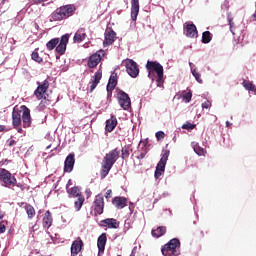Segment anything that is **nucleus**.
I'll use <instances>...</instances> for the list:
<instances>
[{
	"label": "nucleus",
	"instance_id": "a18cd8bd",
	"mask_svg": "<svg viewBox=\"0 0 256 256\" xmlns=\"http://www.w3.org/2000/svg\"><path fill=\"white\" fill-rule=\"evenodd\" d=\"M5 231H7V226H5V224L0 223V234L5 233Z\"/></svg>",
	"mask_w": 256,
	"mask_h": 256
},
{
	"label": "nucleus",
	"instance_id": "dca6fc26",
	"mask_svg": "<svg viewBox=\"0 0 256 256\" xmlns=\"http://www.w3.org/2000/svg\"><path fill=\"white\" fill-rule=\"evenodd\" d=\"M83 245L84 243L81 237H78L76 240H74L71 245V256L79 255L83 249Z\"/></svg>",
	"mask_w": 256,
	"mask_h": 256
},
{
	"label": "nucleus",
	"instance_id": "de8ad7c7",
	"mask_svg": "<svg viewBox=\"0 0 256 256\" xmlns=\"http://www.w3.org/2000/svg\"><path fill=\"white\" fill-rule=\"evenodd\" d=\"M35 5H39V3H45L47 0H32Z\"/></svg>",
	"mask_w": 256,
	"mask_h": 256
},
{
	"label": "nucleus",
	"instance_id": "4c0bfd02",
	"mask_svg": "<svg viewBox=\"0 0 256 256\" xmlns=\"http://www.w3.org/2000/svg\"><path fill=\"white\" fill-rule=\"evenodd\" d=\"M197 127L195 124H192L191 122H187L186 124L182 125V129H186L187 131H191Z\"/></svg>",
	"mask_w": 256,
	"mask_h": 256
},
{
	"label": "nucleus",
	"instance_id": "a19ab883",
	"mask_svg": "<svg viewBox=\"0 0 256 256\" xmlns=\"http://www.w3.org/2000/svg\"><path fill=\"white\" fill-rule=\"evenodd\" d=\"M7 145H8V147H13V146L17 145V141H15V139H13V138H9L7 140Z\"/></svg>",
	"mask_w": 256,
	"mask_h": 256
},
{
	"label": "nucleus",
	"instance_id": "c85d7f7f",
	"mask_svg": "<svg viewBox=\"0 0 256 256\" xmlns=\"http://www.w3.org/2000/svg\"><path fill=\"white\" fill-rule=\"evenodd\" d=\"M242 86L244 89H246V91H252V93H256V86L253 84V82L249 80H243Z\"/></svg>",
	"mask_w": 256,
	"mask_h": 256
},
{
	"label": "nucleus",
	"instance_id": "3c124183",
	"mask_svg": "<svg viewBox=\"0 0 256 256\" xmlns=\"http://www.w3.org/2000/svg\"><path fill=\"white\" fill-rule=\"evenodd\" d=\"M18 133H25V131L22 128L17 129Z\"/></svg>",
	"mask_w": 256,
	"mask_h": 256
},
{
	"label": "nucleus",
	"instance_id": "423d86ee",
	"mask_svg": "<svg viewBox=\"0 0 256 256\" xmlns=\"http://www.w3.org/2000/svg\"><path fill=\"white\" fill-rule=\"evenodd\" d=\"M146 69L148 71V77H151V73H156L157 79L156 83L158 87H163V83H165L164 70L163 65L157 61H147Z\"/></svg>",
	"mask_w": 256,
	"mask_h": 256
},
{
	"label": "nucleus",
	"instance_id": "6e6552de",
	"mask_svg": "<svg viewBox=\"0 0 256 256\" xmlns=\"http://www.w3.org/2000/svg\"><path fill=\"white\" fill-rule=\"evenodd\" d=\"M0 181L4 183V187H15L17 185V178L5 168H0Z\"/></svg>",
	"mask_w": 256,
	"mask_h": 256
},
{
	"label": "nucleus",
	"instance_id": "f8f14e48",
	"mask_svg": "<svg viewBox=\"0 0 256 256\" xmlns=\"http://www.w3.org/2000/svg\"><path fill=\"white\" fill-rule=\"evenodd\" d=\"M118 103L124 111H128L131 109V98L129 97L128 93L123 92V90H120L117 93Z\"/></svg>",
	"mask_w": 256,
	"mask_h": 256
},
{
	"label": "nucleus",
	"instance_id": "f257e3e1",
	"mask_svg": "<svg viewBox=\"0 0 256 256\" xmlns=\"http://www.w3.org/2000/svg\"><path fill=\"white\" fill-rule=\"evenodd\" d=\"M31 110L28 109L27 106L22 105L20 107L15 106L12 111V125L14 129L21 127L23 123V127L27 129V127H31Z\"/></svg>",
	"mask_w": 256,
	"mask_h": 256
},
{
	"label": "nucleus",
	"instance_id": "a211bd4d",
	"mask_svg": "<svg viewBox=\"0 0 256 256\" xmlns=\"http://www.w3.org/2000/svg\"><path fill=\"white\" fill-rule=\"evenodd\" d=\"M112 205H114L116 209H125V207H127V198L116 196L112 199Z\"/></svg>",
	"mask_w": 256,
	"mask_h": 256
},
{
	"label": "nucleus",
	"instance_id": "9d476101",
	"mask_svg": "<svg viewBox=\"0 0 256 256\" xmlns=\"http://www.w3.org/2000/svg\"><path fill=\"white\" fill-rule=\"evenodd\" d=\"M94 216L97 217L99 215H103V211L105 209V198L103 195L98 194L95 196L93 202Z\"/></svg>",
	"mask_w": 256,
	"mask_h": 256
},
{
	"label": "nucleus",
	"instance_id": "a878e982",
	"mask_svg": "<svg viewBox=\"0 0 256 256\" xmlns=\"http://www.w3.org/2000/svg\"><path fill=\"white\" fill-rule=\"evenodd\" d=\"M117 127V117L111 116V119L106 120L105 131L111 133Z\"/></svg>",
	"mask_w": 256,
	"mask_h": 256
},
{
	"label": "nucleus",
	"instance_id": "49530a36",
	"mask_svg": "<svg viewBox=\"0 0 256 256\" xmlns=\"http://www.w3.org/2000/svg\"><path fill=\"white\" fill-rule=\"evenodd\" d=\"M39 230V225H37V223H35L33 226H32V231L33 233H35V231H38Z\"/></svg>",
	"mask_w": 256,
	"mask_h": 256
},
{
	"label": "nucleus",
	"instance_id": "7c9ffc66",
	"mask_svg": "<svg viewBox=\"0 0 256 256\" xmlns=\"http://www.w3.org/2000/svg\"><path fill=\"white\" fill-rule=\"evenodd\" d=\"M212 39H213V34H211L210 31H205L202 33V43L204 44L211 43Z\"/></svg>",
	"mask_w": 256,
	"mask_h": 256
},
{
	"label": "nucleus",
	"instance_id": "37998d69",
	"mask_svg": "<svg viewBox=\"0 0 256 256\" xmlns=\"http://www.w3.org/2000/svg\"><path fill=\"white\" fill-rule=\"evenodd\" d=\"M147 155V148H145L140 154L137 156V159H145V156Z\"/></svg>",
	"mask_w": 256,
	"mask_h": 256
},
{
	"label": "nucleus",
	"instance_id": "393cba45",
	"mask_svg": "<svg viewBox=\"0 0 256 256\" xmlns=\"http://www.w3.org/2000/svg\"><path fill=\"white\" fill-rule=\"evenodd\" d=\"M101 223H103L104 227H108L109 229H119V221L114 218H107L105 220H102Z\"/></svg>",
	"mask_w": 256,
	"mask_h": 256
},
{
	"label": "nucleus",
	"instance_id": "39448f33",
	"mask_svg": "<svg viewBox=\"0 0 256 256\" xmlns=\"http://www.w3.org/2000/svg\"><path fill=\"white\" fill-rule=\"evenodd\" d=\"M75 11H77V7L73 4H68L57 8L52 14V21H63L65 19H69V17H73L75 15Z\"/></svg>",
	"mask_w": 256,
	"mask_h": 256
},
{
	"label": "nucleus",
	"instance_id": "cd10ccee",
	"mask_svg": "<svg viewBox=\"0 0 256 256\" xmlns=\"http://www.w3.org/2000/svg\"><path fill=\"white\" fill-rule=\"evenodd\" d=\"M152 237H155V239H159V237H163L165 233H167V227L165 226H160L157 227L156 229H152Z\"/></svg>",
	"mask_w": 256,
	"mask_h": 256
},
{
	"label": "nucleus",
	"instance_id": "2f4dec72",
	"mask_svg": "<svg viewBox=\"0 0 256 256\" xmlns=\"http://www.w3.org/2000/svg\"><path fill=\"white\" fill-rule=\"evenodd\" d=\"M192 147H193V150L195 151V153L197 155H199L200 157L205 155V149H203L201 146H199L198 143L193 142Z\"/></svg>",
	"mask_w": 256,
	"mask_h": 256
},
{
	"label": "nucleus",
	"instance_id": "7ed1b4c3",
	"mask_svg": "<svg viewBox=\"0 0 256 256\" xmlns=\"http://www.w3.org/2000/svg\"><path fill=\"white\" fill-rule=\"evenodd\" d=\"M119 155H120L119 150L115 148L104 156L102 160L101 169H100L101 179H105V177L109 175V171H111V169H113V165L117 163V159H119Z\"/></svg>",
	"mask_w": 256,
	"mask_h": 256
},
{
	"label": "nucleus",
	"instance_id": "c9c22d12",
	"mask_svg": "<svg viewBox=\"0 0 256 256\" xmlns=\"http://www.w3.org/2000/svg\"><path fill=\"white\" fill-rule=\"evenodd\" d=\"M193 97V93H191V90H189L188 92H182V98L183 101H185V103H191V99Z\"/></svg>",
	"mask_w": 256,
	"mask_h": 256
},
{
	"label": "nucleus",
	"instance_id": "8fccbe9b",
	"mask_svg": "<svg viewBox=\"0 0 256 256\" xmlns=\"http://www.w3.org/2000/svg\"><path fill=\"white\" fill-rule=\"evenodd\" d=\"M34 27L37 31H39V24H37V22L34 23Z\"/></svg>",
	"mask_w": 256,
	"mask_h": 256
},
{
	"label": "nucleus",
	"instance_id": "58836bf2",
	"mask_svg": "<svg viewBox=\"0 0 256 256\" xmlns=\"http://www.w3.org/2000/svg\"><path fill=\"white\" fill-rule=\"evenodd\" d=\"M121 153H122L121 154L122 159H129V155H130L129 149H122Z\"/></svg>",
	"mask_w": 256,
	"mask_h": 256
},
{
	"label": "nucleus",
	"instance_id": "ddd939ff",
	"mask_svg": "<svg viewBox=\"0 0 256 256\" xmlns=\"http://www.w3.org/2000/svg\"><path fill=\"white\" fill-rule=\"evenodd\" d=\"M126 71L130 77L135 79L136 77L139 76V66L137 63L131 59L126 60Z\"/></svg>",
	"mask_w": 256,
	"mask_h": 256
},
{
	"label": "nucleus",
	"instance_id": "4468645a",
	"mask_svg": "<svg viewBox=\"0 0 256 256\" xmlns=\"http://www.w3.org/2000/svg\"><path fill=\"white\" fill-rule=\"evenodd\" d=\"M102 77H103V72L101 71V69L95 72L92 81L89 82V85H90L89 93H93V91L97 89V86L99 85Z\"/></svg>",
	"mask_w": 256,
	"mask_h": 256
},
{
	"label": "nucleus",
	"instance_id": "79ce46f5",
	"mask_svg": "<svg viewBox=\"0 0 256 256\" xmlns=\"http://www.w3.org/2000/svg\"><path fill=\"white\" fill-rule=\"evenodd\" d=\"M202 109H211V101L206 100L204 103H202Z\"/></svg>",
	"mask_w": 256,
	"mask_h": 256
},
{
	"label": "nucleus",
	"instance_id": "aec40b11",
	"mask_svg": "<svg viewBox=\"0 0 256 256\" xmlns=\"http://www.w3.org/2000/svg\"><path fill=\"white\" fill-rule=\"evenodd\" d=\"M115 37H117V33H115V31L110 30L106 32L103 46L109 47V45H113V43H115Z\"/></svg>",
	"mask_w": 256,
	"mask_h": 256
},
{
	"label": "nucleus",
	"instance_id": "f03ea898",
	"mask_svg": "<svg viewBox=\"0 0 256 256\" xmlns=\"http://www.w3.org/2000/svg\"><path fill=\"white\" fill-rule=\"evenodd\" d=\"M38 87L34 91V95L38 101H41L39 107L45 109L49 105H55V100L53 97L47 94L49 90V80H44L43 82H37Z\"/></svg>",
	"mask_w": 256,
	"mask_h": 256
},
{
	"label": "nucleus",
	"instance_id": "9b49d317",
	"mask_svg": "<svg viewBox=\"0 0 256 256\" xmlns=\"http://www.w3.org/2000/svg\"><path fill=\"white\" fill-rule=\"evenodd\" d=\"M105 57V50H98L96 53L92 54L87 61L89 69H95L101 60Z\"/></svg>",
	"mask_w": 256,
	"mask_h": 256
},
{
	"label": "nucleus",
	"instance_id": "b1692460",
	"mask_svg": "<svg viewBox=\"0 0 256 256\" xmlns=\"http://www.w3.org/2000/svg\"><path fill=\"white\" fill-rule=\"evenodd\" d=\"M42 225H43L44 229H49V227H51L53 225V216L51 215V211L47 210L44 213Z\"/></svg>",
	"mask_w": 256,
	"mask_h": 256
},
{
	"label": "nucleus",
	"instance_id": "473e14b6",
	"mask_svg": "<svg viewBox=\"0 0 256 256\" xmlns=\"http://www.w3.org/2000/svg\"><path fill=\"white\" fill-rule=\"evenodd\" d=\"M190 67H191V73L193 75V77H195L196 81L198 83H203V79H201V74L199 72H197L196 69H193V63H189Z\"/></svg>",
	"mask_w": 256,
	"mask_h": 256
},
{
	"label": "nucleus",
	"instance_id": "0eeeda50",
	"mask_svg": "<svg viewBox=\"0 0 256 256\" xmlns=\"http://www.w3.org/2000/svg\"><path fill=\"white\" fill-rule=\"evenodd\" d=\"M181 241L178 238L171 239L161 247V253L164 256H178L181 254Z\"/></svg>",
	"mask_w": 256,
	"mask_h": 256
},
{
	"label": "nucleus",
	"instance_id": "6e6d98bb",
	"mask_svg": "<svg viewBox=\"0 0 256 256\" xmlns=\"http://www.w3.org/2000/svg\"><path fill=\"white\" fill-rule=\"evenodd\" d=\"M0 219H3V216H0Z\"/></svg>",
	"mask_w": 256,
	"mask_h": 256
},
{
	"label": "nucleus",
	"instance_id": "f704fd0d",
	"mask_svg": "<svg viewBox=\"0 0 256 256\" xmlns=\"http://www.w3.org/2000/svg\"><path fill=\"white\" fill-rule=\"evenodd\" d=\"M67 193H69V195H72V197H79V196H83V194H81L79 187L75 186L72 187L71 189H67Z\"/></svg>",
	"mask_w": 256,
	"mask_h": 256
},
{
	"label": "nucleus",
	"instance_id": "2eb2a0df",
	"mask_svg": "<svg viewBox=\"0 0 256 256\" xmlns=\"http://www.w3.org/2000/svg\"><path fill=\"white\" fill-rule=\"evenodd\" d=\"M184 34L186 37H189L190 39H195L199 37V32L197 31V26L195 24H186L184 28Z\"/></svg>",
	"mask_w": 256,
	"mask_h": 256
},
{
	"label": "nucleus",
	"instance_id": "e433bc0d",
	"mask_svg": "<svg viewBox=\"0 0 256 256\" xmlns=\"http://www.w3.org/2000/svg\"><path fill=\"white\" fill-rule=\"evenodd\" d=\"M227 21L229 23V27H230V31H231L232 35H235V23L233 22V16L228 14Z\"/></svg>",
	"mask_w": 256,
	"mask_h": 256
},
{
	"label": "nucleus",
	"instance_id": "412c9836",
	"mask_svg": "<svg viewBox=\"0 0 256 256\" xmlns=\"http://www.w3.org/2000/svg\"><path fill=\"white\" fill-rule=\"evenodd\" d=\"M115 87H117V74L115 75L112 74L111 77L109 78V81L106 87L109 97L113 95V90L115 89Z\"/></svg>",
	"mask_w": 256,
	"mask_h": 256
},
{
	"label": "nucleus",
	"instance_id": "20e7f679",
	"mask_svg": "<svg viewBox=\"0 0 256 256\" xmlns=\"http://www.w3.org/2000/svg\"><path fill=\"white\" fill-rule=\"evenodd\" d=\"M71 34H65L60 38H52L50 41L46 43V49L48 51H53L55 49L58 55H63L65 51H67V45L69 43V39Z\"/></svg>",
	"mask_w": 256,
	"mask_h": 256
},
{
	"label": "nucleus",
	"instance_id": "5701e85b",
	"mask_svg": "<svg viewBox=\"0 0 256 256\" xmlns=\"http://www.w3.org/2000/svg\"><path fill=\"white\" fill-rule=\"evenodd\" d=\"M105 245H107V234L102 233L97 240V247L99 253H105Z\"/></svg>",
	"mask_w": 256,
	"mask_h": 256
},
{
	"label": "nucleus",
	"instance_id": "6ab92c4d",
	"mask_svg": "<svg viewBox=\"0 0 256 256\" xmlns=\"http://www.w3.org/2000/svg\"><path fill=\"white\" fill-rule=\"evenodd\" d=\"M85 39H87V32H85V28H80L74 34L73 43H83Z\"/></svg>",
	"mask_w": 256,
	"mask_h": 256
},
{
	"label": "nucleus",
	"instance_id": "72a5a7b5",
	"mask_svg": "<svg viewBox=\"0 0 256 256\" xmlns=\"http://www.w3.org/2000/svg\"><path fill=\"white\" fill-rule=\"evenodd\" d=\"M39 48H36L32 54H31V58L33 61H36V63H43V58H41V56H39Z\"/></svg>",
	"mask_w": 256,
	"mask_h": 256
},
{
	"label": "nucleus",
	"instance_id": "4d7b16f0",
	"mask_svg": "<svg viewBox=\"0 0 256 256\" xmlns=\"http://www.w3.org/2000/svg\"><path fill=\"white\" fill-rule=\"evenodd\" d=\"M124 1H127V0H124Z\"/></svg>",
	"mask_w": 256,
	"mask_h": 256
},
{
	"label": "nucleus",
	"instance_id": "c03bdc74",
	"mask_svg": "<svg viewBox=\"0 0 256 256\" xmlns=\"http://www.w3.org/2000/svg\"><path fill=\"white\" fill-rule=\"evenodd\" d=\"M112 194H113V190H111V189L107 190L106 193H105V198L106 199H111Z\"/></svg>",
	"mask_w": 256,
	"mask_h": 256
},
{
	"label": "nucleus",
	"instance_id": "c756f323",
	"mask_svg": "<svg viewBox=\"0 0 256 256\" xmlns=\"http://www.w3.org/2000/svg\"><path fill=\"white\" fill-rule=\"evenodd\" d=\"M77 200L74 202L76 211H81V207H83V204L85 203V196H78L76 197Z\"/></svg>",
	"mask_w": 256,
	"mask_h": 256
},
{
	"label": "nucleus",
	"instance_id": "09e8293b",
	"mask_svg": "<svg viewBox=\"0 0 256 256\" xmlns=\"http://www.w3.org/2000/svg\"><path fill=\"white\" fill-rule=\"evenodd\" d=\"M7 129V126L5 125H0V133L5 131Z\"/></svg>",
	"mask_w": 256,
	"mask_h": 256
},
{
	"label": "nucleus",
	"instance_id": "1a4fd4ad",
	"mask_svg": "<svg viewBox=\"0 0 256 256\" xmlns=\"http://www.w3.org/2000/svg\"><path fill=\"white\" fill-rule=\"evenodd\" d=\"M169 154H170L169 150L164 151L160 161L156 166V170L154 173L155 179H159V177H161V175L165 173V165H167V161H169Z\"/></svg>",
	"mask_w": 256,
	"mask_h": 256
},
{
	"label": "nucleus",
	"instance_id": "864d4df0",
	"mask_svg": "<svg viewBox=\"0 0 256 256\" xmlns=\"http://www.w3.org/2000/svg\"><path fill=\"white\" fill-rule=\"evenodd\" d=\"M51 147V145H48L47 147H46V149H49Z\"/></svg>",
	"mask_w": 256,
	"mask_h": 256
},
{
	"label": "nucleus",
	"instance_id": "ea45409f",
	"mask_svg": "<svg viewBox=\"0 0 256 256\" xmlns=\"http://www.w3.org/2000/svg\"><path fill=\"white\" fill-rule=\"evenodd\" d=\"M156 139H158V141H161V139H165V132L163 131L156 132Z\"/></svg>",
	"mask_w": 256,
	"mask_h": 256
},
{
	"label": "nucleus",
	"instance_id": "bb28decb",
	"mask_svg": "<svg viewBox=\"0 0 256 256\" xmlns=\"http://www.w3.org/2000/svg\"><path fill=\"white\" fill-rule=\"evenodd\" d=\"M22 207H23V209H25V211L28 215V219H33V217H35V215L37 214L35 212V208L31 204L23 202Z\"/></svg>",
	"mask_w": 256,
	"mask_h": 256
},
{
	"label": "nucleus",
	"instance_id": "f3484780",
	"mask_svg": "<svg viewBox=\"0 0 256 256\" xmlns=\"http://www.w3.org/2000/svg\"><path fill=\"white\" fill-rule=\"evenodd\" d=\"M73 167H75V154L70 153L64 162V172L65 173H71L73 171Z\"/></svg>",
	"mask_w": 256,
	"mask_h": 256
},
{
	"label": "nucleus",
	"instance_id": "603ef678",
	"mask_svg": "<svg viewBox=\"0 0 256 256\" xmlns=\"http://www.w3.org/2000/svg\"><path fill=\"white\" fill-rule=\"evenodd\" d=\"M6 1H7V0H2V1H1L2 5H4V3H5Z\"/></svg>",
	"mask_w": 256,
	"mask_h": 256
},
{
	"label": "nucleus",
	"instance_id": "5fc2aeb1",
	"mask_svg": "<svg viewBox=\"0 0 256 256\" xmlns=\"http://www.w3.org/2000/svg\"><path fill=\"white\" fill-rule=\"evenodd\" d=\"M226 125L229 126V122H226Z\"/></svg>",
	"mask_w": 256,
	"mask_h": 256
},
{
	"label": "nucleus",
	"instance_id": "4be33fe9",
	"mask_svg": "<svg viewBox=\"0 0 256 256\" xmlns=\"http://www.w3.org/2000/svg\"><path fill=\"white\" fill-rule=\"evenodd\" d=\"M139 0H131V19L137 21L139 15Z\"/></svg>",
	"mask_w": 256,
	"mask_h": 256
}]
</instances>
